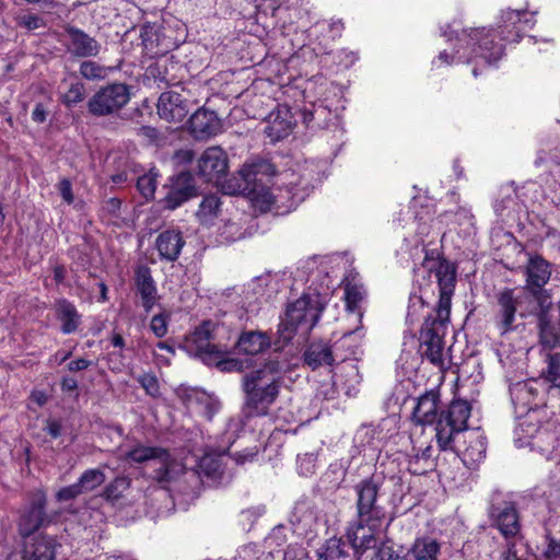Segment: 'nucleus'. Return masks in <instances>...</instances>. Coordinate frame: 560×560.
Here are the masks:
<instances>
[{
    "label": "nucleus",
    "instance_id": "nucleus-1",
    "mask_svg": "<svg viewBox=\"0 0 560 560\" xmlns=\"http://www.w3.org/2000/svg\"><path fill=\"white\" fill-rule=\"evenodd\" d=\"M534 16L535 12L528 14L522 10L503 11L497 31L485 27L459 31L455 24L447 25L442 30V35L452 45V52L446 49L441 51L433 65L475 63L471 72L474 77H478L479 68L491 66L503 56L504 46L494 42V38L500 35L503 42L517 43L521 32L535 25Z\"/></svg>",
    "mask_w": 560,
    "mask_h": 560
},
{
    "label": "nucleus",
    "instance_id": "nucleus-2",
    "mask_svg": "<svg viewBox=\"0 0 560 560\" xmlns=\"http://www.w3.org/2000/svg\"><path fill=\"white\" fill-rule=\"evenodd\" d=\"M471 407L466 400H453L442 409L439 390L431 389L418 398L412 419L420 425H433L441 451H456V440L467 430Z\"/></svg>",
    "mask_w": 560,
    "mask_h": 560
},
{
    "label": "nucleus",
    "instance_id": "nucleus-3",
    "mask_svg": "<svg viewBox=\"0 0 560 560\" xmlns=\"http://www.w3.org/2000/svg\"><path fill=\"white\" fill-rule=\"evenodd\" d=\"M435 271L440 299L434 314L429 315L420 332V352L434 365L443 363L444 336L446 335L451 301L456 283V269L445 261L429 260L424 266Z\"/></svg>",
    "mask_w": 560,
    "mask_h": 560
},
{
    "label": "nucleus",
    "instance_id": "nucleus-4",
    "mask_svg": "<svg viewBox=\"0 0 560 560\" xmlns=\"http://www.w3.org/2000/svg\"><path fill=\"white\" fill-rule=\"evenodd\" d=\"M283 370L284 362L277 357L243 377L247 416L258 417L268 413L270 406L279 396Z\"/></svg>",
    "mask_w": 560,
    "mask_h": 560
},
{
    "label": "nucleus",
    "instance_id": "nucleus-5",
    "mask_svg": "<svg viewBox=\"0 0 560 560\" xmlns=\"http://www.w3.org/2000/svg\"><path fill=\"white\" fill-rule=\"evenodd\" d=\"M124 459L132 464L152 463L153 479L163 487L184 481L194 488L200 481V475L195 469H187L184 465L174 459L166 448L160 446H149L137 443L130 450L125 452Z\"/></svg>",
    "mask_w": 560,
    "mask_h": 560
},
{
    "label": "nucleus",
    "instance_id": "nucleus-6",
    "mask_svg": "<svg viewBox=\"0 0 560 560\" xmlns=\"http://www.w3.org/2000/svg\"><path fill=\"white\" fill-rule=\"evenodd\" d=\"M318 296L303 294L300 299L288 305L285 317L280 322L275 346L278 349L290 342L294 336L306 338L316 325L322 308Z\"/></svg>",
    "mask_w": 560,
    "mask_h": 560
},
{
    "label": "nucleus",
    "instance_id": "nucleus-7",
    "mask_svg": "<svg viewBox=\"0 0 560 560\" xmlns=\"http://www.w3.org/2000/svg\"><path fill=\"white\" fill-rule=\"evenodd\" d=\"M269 165L266 163H257V164H245L240 171V175L244 180V190H248L253 195V199L261 203L265 208H270L271 206L278 205L282 202L284 198L291 200V206H295L301 202L305 196L308 194L310 187L308 184H303L302 180L291 179L285 183V190L282 191L281 188H277L276 194L273 190L266 189L265 187H258L257 185V176L264 171L268 170Z\"/></svg>",
    "mask_w": 560,
    "mask_h": 560
},
{
    "label": "nucleus",
    "instance_id": "nucleus-8",
    "mask_svg": "<svg viewBox=\"0 0 560 560\" xmlns=\"http://www.w3.org/2000/svg\"><path fill=\"white\" fill-rule=\"evenodd\" d=\"M364 334L361 328L348 331L335 342L334 348L325 342H313L304 352V362L312 369L331 365L336 360L346 361L355 355Z\"/></svg>",
    "mask_w": 560,
    "mask_h": 560
},
{
    "label": "nucleus",
    "instance_id": "nucleus-9",
    "mask_svg": "<svg viewBox=\"0 0 560 560\" xmlns=\"http://www.w3.org/2000/svg\"><path fill=\"white\" fill-rule=\"evenodd\" d=\"M129 101V86L124 83H112L101 88L89 100L88 109L93 116L104 117L119 112Z\"/></svg>",
    "mask_w": 560,
    "mask_h": 560
},
{
    "label": "nucleus",
    "instance_id": "nucleus-10",
    "mask_svg": "<svg viewBox=\"0 0 560 560\" xmlns=\"http://www.w3.org/2000/svg\"><path fill=\"white\" fill-rule=\"evenodd\" d=\"M358 521L366 526L378 528L385 518V511L377 502L378 486L371 479L362 480L355 486Z\"/></svg>",
    "mask_w": 560,
    "mask_h": 560
},
{
    "label": "nucleus",
    "instance_id": "nucleus-11",
    "mask_svg": "<svg viewBox=\"0 0 560 560\" xmlns=\"http://www.w3.org/2000/svg\"><path fill=\"white\" fill-rule=\"evenodd\" d=\"M218 329L219 327L212 322H203L188 340V345L195 350L196 355L209 365L213 360L220 359L228 352L226 346L214 342Z\"/></svg>",
    "mask_w": 560,
    "mask_h": 560
},
{
    "label": "nucleus",
    "instance_id": "nucleus-12",
    "mask_svg": "<svg viewBox=\"0 0 560 560\" xmlns=\"http://www.w3.org/2000/svg\"><path fill=\"white\" fill-rule=\"evenodd\" d=\"M46 494L36 490L30 505L23 511L19 520V532L23 537L32 536L38 528L49 523L45 508Z\"/></svg>",
    "mask_w": 560,
    "mask_h": 560
},
{
    "label": "nucleus",
    "instance_id": "nucleus-13",
    "mask_svg": "<svg viewBox=\"0 0 560 560\" xmlns=\"http://www.w3.org/2000/svg\"><path fill=\"white\" fill-rule=\"evenodd\" d=\"M197 167L205 180L219 184L228 173V155L220 147H209L198 159Z\"/></svg>",
    "mask_w": 560,
    "mask_h": 560
},
{
    "label": "nucleus",
    "instance_id": "nucleus-14",
    "mask_svg": "<svg viewBox=\"0 0 560 560\" xmlns=\"http://www.w3.org/2000/svg\"><path fill=\"white\" fill-rule=\"evenodd\" d=\"M61 544L55 536L47 534L24 537L21 551L22 560H55Z\"/></svg>",
    "mask_w": 560,
    "mask_h": 560
},
{
    "label": "nucleus",
    "instance_id": "nucleus-15",
    "mask_svg": "<svg viewBox=\"0 0 560 560\" xmlns=\"http://www.w3.org/2000/svg\"><path fill=\"white\" fill-rule=\"evenodd\" d=\"M189 132L197 140H207L222 131V121L213 110L199 108L189 118Z\"/></svg>",
    "mask_w": 560,
    "mask_h": 560
},
{
    "label": "nucleus",
    "instance_id": "nucleus-16",
    "mask_svg": "<svg viewBox=\"0 0 560 560\" xmlns=\"http://www.w3.org/2000/svg\"><path fill=\"white\" fill-rule=\"evenodd\" d=\"M196 196L194 176L182 172L172 179L168 192L163 199L164 207L174 210Z\"/></svg>",
    "mask_w": 560,
    "mask_h": 560
},
{
    "label": "nucleus",
    "instance_id": "nucleus-17",
    "mask_svg": "<svg viewBox=\"0 0 560 560\" xmlns=\"http://www.w3.org/2000/svg\"><path fill=\"white\" fill-rule=\"evenodd\" d=\"M524 294H515L514 290L504 289L498 294V326L502 334L513 329L516 312L521 308Z\"/></svg>",
    "mask_w": 560,
    "mask_h": 560
},
{
    "label": "nucleus",
    "instance_id": "nucleus-18",
    "mask_svg": "<svg viewBox=\"0 0 560 560\" xmlns=\"http://www.w3.org/2000/svg\"><path fill=\"white\" fill-rule=\"evenodd\" d=\"M159 116L168 122H180L189 109L187 100L174 91L163 92L158 101Z\"/></svg>",
    "mask_w": 560,
    "mask_h": 560
},
{
    "label": "nucleus",
    "instance_id": "nucleus-19",
    "mask_svg": "<svg viewBox=\"0 0 560 560\" xmlns=\"http://www.w3.org/2000/svg\"><path fill=\"white\" fill-rule=\"evenodd\" d=\"M135 283L141 299V305L145 313H150L155 305L159 295L151 270L147 266H139L136 269Z\"/></svg>",
    "mask_w": 560,
    "mask_h": 560
},
{
    "label": "nucleus",
    "instance_id": "nucleus-20",
    "mask_svg": "<svg viewBox=\"0 0 560 560\" xmlns=\"http://www.w3.org/2000/svg\"><path fill=\"white\" fill-rule=\"evenodd\" d=\"M550 264L542 257L530 256L526 266V288L534 294L538 293L549 281Z\"/></svg>",
    "mask_w": 560,
    "mask_h": 560
},
{
    "label": "nucleus",
    "instance_id": "nucleus-21",
    "mask_svg": "<svg viewBox=\"0 0 560 560\" xmlns=\"http://www.w3.org/2000/svg\"><path fill=\"white\" fill-rule=\"evenodd\" d=\"M491 516L494 525L505 538L514 537L518 534V514L512 503L494 506L491 511Z\"/></svg>",
    "mask_w": 560,
    "mask_h": 560
},
{
    "label": "nucleus",
    "instance_id": "nucleus-22",
    "mask_svg": "<svg viewBox=\"0 0 560 560\" xmlns=\"http://www.w3.org/2000/svg\"><path fill=\"white\" fill-rule=\"evenodd\" d=\"M185 245L183 235L177 230L163 231L155 240V248L161 259L175 261Z\"/></svg>",
    "mask_w": 560,
    "mask_h": 560
},
{
    "label": "nucleus",
    "instance_id": "nucleus-23",
    "mask_svg": "<svg viewBox=\"0 0 560 560\" xmlns=\"http://www.w3.org/2000/svg\"><path fill=\"white\" fill-rule=\"evenodd\" d=\"M68 49L77 57H95L101 49L96 39L78 28L68 30Z\"/></svg>",
    "mask_w": 560,
    "mask_h": 560
},
{
    "label": "nucleus",
    "instance_id": "nucleus-24",
    "mask_svg": "<svg viewBox=\"0 0 560 560\" xmlns=\"http://www.w3.org/2000/svg\"><path fill=\"white\" fill-rule=\"evenodd\" d=\"M293 125L290 110L279 106L276 112L269 114L265 132L272 141H278L291 132Z\"/></svg>",
    "mask_w": 560,
    "mask_h": 560
},
{
    "label": "nucleus",
    "instance_id": "nucleus-25",
    "mask_svg": "<svg viewBox=\"0 0 560 560\" xmlns=\"http://www.w3.org/2000/svg\"><path fill=\"white\" fill-rule=\"evenodd\" d=\"M377 528L366 526L365 522L358 521L347 529V538L357 553L362 555L369 549L376 547L374 532Z\"/></svg>",
    "mask_w": 560,
    "mask_h": 560
},
{
    "label": "nucleus",
    "instance_id": "nucleus-26",
    "mask_svg": "<svg viewBox=\"0 0 560 560\" xmlns=\"http://www.w3.org/2000/svg\"><path fill=\"white\" fill-rule=\"evenodd\" d=\"M467 446L463 451V460L468 466L479 464L486 457L487 439L480 431H464Z\"/></svg>",
    "mask_w": 560,
    "mask_h": 560
},
{
    "label": "nucleus",
    "instance_id": "nucleus-27",
    "mask_svg": "<svg viewBox=\"0 0 560 560\" xmlns=\"http://www.w3.org/2000/svg\"><path fill=\"white\" fill-rule=\"evenodd\" d=\"M290 522L300 534L307 533L317 523V512L310 502L300 501L292 511Z\"/></svg>",
    "mask_w": 560,
    "mask_h": 560
},
{
    "label": "nucleus",
    "instance_id": "nucleus-28",
    "mask_svg": "<svg viewBox=\"0 0 560 560\" xmlns=\"http://www.w3.org/2000/svg\"><path fill=\"white\" fill-rule=\"evenodd\" d=\"M236 345L240 352L256 355L270 347L271 339L262 331H246L238 337Z\"/></svg>",
    "mask_w": 560,
    "mask_h": 560
},
{
    "label": "nucleus",
    "instance_id": "nucleus-29",
    "mask_svg": "<svg viewBox=\"0 0 560 560\" xmlns=\"http://www.w3.org/2000/svg\"><path fill=\"white\" fill-rule=\"evenodd\" d=\"M56 314L65 335L74 332L81 323V315L73 303L61 299L56 302Z\"/></svg>",
    "mask_w": 560,
    "mask_h": 560
},
{
    "label": "nucleus",
    "instance_id": "nucleus-30",
    "mask_svg": "<svg viewBox=\"0 0 560 560\" xmlns=\"http://www.w3.org/2000/svg\"><path fill=\"white\" fill-rule=\"evenodd\" d=\"M439 552V542L428 537L416 539L409 551L412 560H438Z\"/></svg>",
    "mask_w": 560,
    "mask_h": 560
},
{
    "label": "nucleus",
    "instance_id": "nucleus-31",
    "mask_svg": "<svg viewBox=\"0 0 560 560\" xmlns=\"http://www.w3.org/2000/svg\"><path fill=\"white\" fill-rule=\"evenodd\" d=\"M538 326L541 345L548 349L557 348L560 345V331L558 326L548 318L547 314L539 316Z\"/></svg>",
    "mask_w": 560,
    "mask_h": 560
},
{
    "label": "nucleus",
    "instance_id": "nucleus-32",
    "mask_svg": "<svg viewBox=\"0 0 560 560\" xmlns=\"http://www.w3.org/2000/svg\"><path fill=\"white\" fill-rule=\"evenodd\" d=\"M221 208V200L217 195H207L201 200L196 215L200 223L212 224Z\"/></svg>",
    "mask_w": 560,
    "mask_h": 560
},
{
    "label": "nucleus",
    "instance_id": "nucleus-33",
    "mask_svg": "<svg viewBox=\"0 0 560 560\" xmlns=\"http://www.w3.org/2000/svg\"><path fill=\"white\" fill-rule=\"evenodd\" d=\"M188 401H195L199 409V412L207 420H212L214 415L221 408V402L219 401L218 398L203 392H195L192 396H189Z\"/></svg>",
    "mask_w": 560,
    "mask_h": 560
},
{
    "label": "nucleus",
    "instance_id": "nucleus-34",
    "mask_svg": "<svg viewBox=\"0 0 560 560\" xmlns=\"http://www.w3.org/2000/svg\"><path fill=\"white\" fill-rule=\"evenodd\" d=\"M329 115V110L322 104L316 105L312 103L310 106H304L301 109L302 120L306 127L312 125L320 127L322 122L325 121Z\"/></svg>",
    "mask_w": 560,
    "mask_h": 560
},
{
    "label": "nucleus",
    "instance_id": "nucleus-35",
    "mask_svg": "<svg viewBox=\"0 0 560 560\" xmlns=\"http://www.w3.org/2000/svg\"><path fill=\"white\" fill-rule=\"evenodd\" d=\"M365 296V290L362 284L347 280L345 284V301L348 311L354 313L359 311L360 303Z\"/></svg>",
    "mask_w": 560,
    "mask_h": 560
},
{
    "label": "nucleus",
    "instance_id": "nucleus-36",
    "mask_svg": "<svg viewBox=\"0 0 560 560\" xmlns=\"http://www.w3.org/2000/svg\"><path fill=\"white\" fill-rule=\"evenodd\" d=\"M168 66L174 67L172 57L163 55V56L159 57L155 62H153L152 65H150L148 67L147 73L149 77L153 78L155 81L170 84L171 80L168 78Z\"/></svg>",
    "mask_w": 560,
    "mask_h": 560
},
{
    "label": "nucleus",
    "instance_id": "nucleus-37",
    "mask_svg": "<svg viewBox=\"0 0 560 560\" xmlns=\"http://www.w3.org/2000/svg\"><path fill=\"white\" fill-rule=\"evenodd\" d=\"M542 378L551 386L560 388V355L558 353L547 354Z\"/></svg>",
    "mask_w": 560,
    "mask_h": 560
},
{
    "label": "nucleus",
    "instance_id": "nucleus-38",
    "mask_svg": "<svg viewBox=\"0 0 560 560\" xmlns=\"http://www.w3.org/2000/svg\"><path fill=\"white\" fill-rule=\"evenodd\" d=\"M105 481V474L101 469H88L79 478L78 485L82 492H89L96 489Z\"/></svg>",
    "mask_w": 560,
    "mask_h": 560
},
{
    "label": "nucleus",
    "instance_id": "nucleus-39",
    "mask_svg": "<svg viewBox=\"0 0 560 560\" xmlns=\"http://www.w3.org/2000/svg\"><path fill=\"white\" fill-rule=\"evenodd\" d=\"M320 560H341L347 557L345 544L340 538L328 539L319 553Z\"/></svg>",
    "mask_w": 560,
    "mask_h": 560
},
{
    "label": "nucleus",
    "instance_id": "nucleus-40",
    "mask_svg": "<svg viewBox=\"0 0 560 560\" xmlns=\"http://www.w3.org/2000/svg\"><path fill=\"white\" fill-rule=\"evenodd\" d=\"M130 487V480L127 477L115 478L104 490V498L107 501L116 502L119 500L124 492Z\"/></svg>",
    "mask_w": 560,
    "mask_h": 560
},
{
    "label": "nucleus",
    "instance_id": "nucleus-41",
    "mask_svg": "<svg viewBox=\"0 0 560 560\" xmlns=\"http://www.w3.org/2000/svg\"><path fill=\"white\" fill-rule=\"evenodd\" d=\"M158 172L150 170L138 178L137 187L145 199L153 198L158 185Z\"/></svg>",
    "mask_w": 560,
    "mask_h": 560
},
{
    "label": "nucleus",
    "instance_id": "nucleus-42",
    "mask_svg": "<svg viewBox=\"0 0 560 560\" xmlns=\"http://www.w3.org/2000/svg\"><path fill=\"white\" fill-rule=\"evenodd\" d=\"M79 72L84 79L90 81L103 80L107 74L104 66L92 60L83 61L80 65Z\"/></svg>",
    "mask_w": 560,
    "mask_h": 560
},
{
    "label": "nucleus",
    "instance_id": "nucleus-43",
    "mask_svg": "<svg viewBox=\"0 0 560 560\" xmlns=\"http://www.w3.org/2000/svg\"><path fill=\"white\" fill-rule=\"evenodd\" d=\"M84 96L85 86L82 82L77 81L70 84L68 91L62 95L61 101L66 106L72 107L81 103Z\"/></svg>",
    "mask_w": 560,
    "mask_h": 560
},
{
    "label": "nucleus",
    "instance_id": "nucleus-44",
    "mask_svg": "<svg viewBox=\"0 0 560 560\" xmlns=\"http://www.w3.org/2000/svg\"><path fill=\"white\" fill-rule=\"evenodd\" d=\"M432 222L433 220L431 219L428 208L422 209L420 212H416L412 224L416 225V232L420 236L421 241H423L424 236L429 235Z\"/></svg>",
    "mask_w": 560,
    "mask_h": 560
},
{
    "label": "nucleus",
    "instance_id": "nucleus-45",
    "mask_svg": "<svg viewBox=\"0 0 560 560\" xmlns=\"http://www.w3.org/2000/svg\"><path fill=\"white\" fill-rule=\"evenodd\" d=\"M472 215L469 210L459 208L455 213L452 212H445L444 214H441L436 224L439 223H445L450 224L451 222H455L458 224H471Z\"/></svg>",
    "mask_w": 560,
    "mask_h": 560
},
{
    "label": "nucleus",
    "instance_id": "nucleus-46",
    "mask_svg": "<svg viewBox=\"0 0 560 560\" xmlns=\"http://www.w3.org/2000/svg\"><path fill=\"white\" fill-rule=\"evenodd\" d=\"M376 556L378 560H407L404 549L401 547L395 548L388 541L378 547Z\"/></svg>",
    "mask_w": 560,
    "mask_h": 560
},
{
    "label": "nucleus",
    "instance_id": "nucleus-47",
    "mask_svg": "<svg viewBox=\"0 0 560 560\" xmlns=\"http://www.w3.org/2000/svg\"><path fill=\"white\" fill-rule=\"evenodd\" d=\"M15 21L20 27L27 31H35L45 26L43 18L34 13L19 15Z\"/></svg>",
    "mask_w": 560,
    "mask_h": 560
},
{
    "label": "nucleus",
    "instance_id": "nucleus-48",
    "mask_svg": "<svg viewBox=\"0 0 560 560\" xmlns=\"http://www.w3.org/2000/svg\"><path fill=\"white\" fill-rule=\"evenodd\" d=\"M168 319L170 316L165 313H160L152 317L150 329L158 338H162L167 334Z\"/></svg>",
    "mask_w": 560,
    "mask_h": 560
},
{
    "label": "nucleus",
    "instance_id": "nucleus-49",
    "mask_svg": "<svg viewBox=\"0 0 560 560\" xmlns=\"http://www.w3.org/2000/svg\"><path fill=\"white\" fill-rule=\"evenodd\" d=\"M316 456L313 453H306L298 456V469L300 475L310 476L315 471Z\"/></svg>",
    "mask_w": 560,
    "mask_h": 560
},
{
    "label": "nucleus",
    "instance_id": "nucleus-50",
    "mask_svg": "<svg viewBox=\"0 0 560 560\" xmlns=\"http://www.w3.org/2000/svg\"><path fill=\"white\" fill-rule=\"evenodd\" d=\"M412 451H413V453L410 455V460H409L410 469H412V471L415 474H421L422 471L425 470V468L418 469V468H412V466L415 464L419 463L420 460L428 462L432 456V447H431V445H427L425 447H423L419 451H416L415 448Z\"/></svg>",
    "mask_w": 560,
    "mask_h": 560
},
{
    "label": "nucleus",
    "instance_id": "nucleus-51",
    "mask_svg": "<svg viewBox=\"0 0 560 560\" xmlns=\"http://www.w3.org/2000/svg\"><path fill=\"white\" fill-rule=\"evenodd\" d=\"M82 493L83 492H82L81 488L79 487L78 482H75L73 485L61 488L57 492L56 498L58 501L63 502V501L73 500Z\"/></svg>",
    "mask_w": 560,
    "mask_h": 560
},
{
    "label": "nucleus",
    "instance_id": "nucleus-52",
    "mask_svg": "<svg viewBox=\"0 0 560 560\" xmlns=\"http://www.w3.org/2000/svg\"><path fill=\"white\" fill-rule=\"evenodd\" d=\"M224 355L220 359L213 360L212 364H215L223 372H232V371H241L243 369V364L241 361L236 359L224 360Z\"/></svg>",
    "mask_w": 560,
    "mask_h": 560
},
{
    "label": "nucleus",
    "instance_id": "nucleus-53",
    "mask_svg": "<svg viewBox=\"0 0 560 560\" xmlns=\"http://www.w3.org/2000/svg\"><path fill=\"white\" fill-rule=\"evenodd\" d=\"M139 383L141 384V386L145 389V392L149 395H151V396L158 395L159 383H158V380L155 376L149 375V374L142 375L139 378Z\"/></svg>",
    "mask_w": 560,
    "mask_h": 560
},
{
    "label": "nucleus",
    "instance_id": "nucleus-54",
    "mask_svg": "<svg viewBox=\"0 0 560 560\" xmlns=\"http://www.w3.org/2000/svg\"><path fill=\"white\" fill-rule=\"evenodd\" d=\"M58 190L65 202L71 205L74 201V196L72 192L71 182L67 178H62L58 184Z\"/></svg>",
    "mask_w": 560,
    "mask_h": 560
},
{
    "label": "nucleus",
    "instance_id": "nucleus-55",
    "mask_svg": "<svg viewBox=\"0 0 560 560\" xmlns=\"http://www.w3.org/2000/svg\"><path fill=\"white\" fill-rule=\"evenodd\" d=\"M199 468L207 476H214L219 471L220 465L211 457H203L199 463Z\"/></svg>",
    "mask_w": 560,
    "mask_h": 560
},
{
    "label": "nucleus",
    "instance_id": "nucleus-56",
    "mask_svg": "<svg viewBox=\"0 0 560 560\" xmlns=\"http://www.w3.org/2000/svg\"><path fill=\"white\" fill-rule=\"evenodd\" d=\"M544 556L548 560H556L560 557V541L556 539H549L548 545L544 551Z\"/></svg>",
    "mask_w": 560,
    "mask_h": 560
},
{
    "label": "nucleus",
    "instance_id": "nucleus-57",
    "mask_svg": "<svg viewBox=\"0 0 560 560\" xmlns=\"http://www.w3.org/2000/svg\"><path fill=\"white\" fill-rule=\"evenodd\" d=\"M46 432L54 439H57L61 434V423L57 420L49 419L46 422Z\"/></svg>",
    "mask_w": 560,
    "mask_h": 560
},
{
    "label": "nucleus",
    "instance_id": "nucleus-58",
    "mask_svg": "<svg viewBox=\"0 0 560 560\" xmlns=\"http://www.w3.org/2000/svg\"><path fill=\"white\" fill-rule=\"evenodd\" d=\"M47 118V110L42 103H37L32 112V119L35 122L42 124Z\"/></svg>",
    "mask_w": 560,
    "mask_h": 560
},
{
    "label": "nucleus",
    "instance_id": "nucleus-59",
    "mask_svg": "<svg viewBox=\"0 0 560 560\" xmlns=\"http://www.w3.org/2000/svg\"><path fill=\"white\" fill-rule=\"evenodd\" d=\"M90 365H91V361H89L86 359H78V360L71 361L68 364V370L70 372H78V371H83V370L88 369Z\"/></svg>",
    "mask_w": 560,
    "mask_h": 560
},
{
    "label": "nucleus",
    "instance_id": "nucleus-60",
    "mask_svg": "<svg viewBox=\"0 0 560 560\" xmlns=\"http://www.w3.org/2000/svg\"><path fill=\"white\" fill-rule=\"evenodd\" d=\"M175 159L179 163H190L194 160V152L191 150H179L176 152Z\"/></svg>",
    "mask_w": 560,
    "mask_h": 560
},
{
    "label": "nucleus",
    "instance_id": "nucleus-61",
    "mask_svg": "<svg viewBox=\"0 0 560 560\" xmlns=\"http://www.w3.org/2000/svg\"><path fill=\"white\" fill-rule=\"evenodd\" d=\"M66 278V268L63 266H56L54 268V279L56 283L63 282Z\"/></svg>",
    "mask_w": 560,
    "mask_h": 560
},
{
    "label": "nucleus",
    "instance_id": "nucleus-62",
    "mask_svg": "<svg viewBox=\"0 0 560 560\" xmlns=\"http://www.w3.org/2000/svg\"><path fill=\"white\" fill-rule=\"evenodd\" d=\"M61 386L66 390H74L78 387V383L72 377H66L62 380Z\"/></svg>",
    "mask_w": 560,
    "mask_h": 560
},
{
    "label": "nucleus",
    "instance_id": "nucleus-63",
    "mask_svg": "<svg viewBox=\"0 0 560 560\" xmlns=\"http://www.w3.org/2000/svg\"><path fill=\"white\" fill-rule=\"evenodd\" d=\"M110 342L115 348H119L120 350L125 347V340L119 334H114L110 338Z\"/></svg>",
    "mask_w": 560,
    "mask_h": 560
},
{
    "label": "nucleus",
    "instance_id": "nucleus-64",
    "mask_svg": "<svg viewBox=\"0 0 560 560\" xmlns=\"http://www.w3.org/2000/svg\"><path fill=\"white\" fill-rule=\"evenodd\" d=\"M32 398L34 401H36L39 406H43L47 401V396L44 392H33Z\"/></svg>",
    "mask_w": 560,
    "mask_h": 560
}]
</instances>
